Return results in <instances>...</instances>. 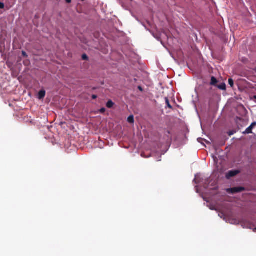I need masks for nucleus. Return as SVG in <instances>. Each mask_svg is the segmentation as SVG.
Masks as SVG:
<instances>
[{
    "mask_svg": "<svg viewBox=\"0 0 256 256\" xmlns=\"http://www.w3.org/2000/svg\"><path fill=\"white\" fill-rule=\"evenodd\" d=\"M167 132H168V134H170V131H168H168H167Z\"/></svg>",
    "mask_w": 256,
    "mask_h": 256,
    "instance_id": "a211bd4d",
    "label": "nucleus"
},
{
    "mask_svg": "<svg viewBox=\"0 0 256 256\" xmlns=\"http://www.w3.org/2000/svg\"><path fill=\"white\" fill-rule=\"evenodd\" d=\"M66 2H67V3H70L71 2H72V0H65Z\"/></svg>",
    "mask_w": 256,
    "mask_h": 256,
    "instance_id": "f3484780",
    "label": "nucleus"
},
{
    "mask_svg": "<svg viewBox=\"0 0 256 256\" xmlns=\"http://www.w3.org/2000/svg\"><path fill=\"white\" fill-rule=\"evenodd\" d=\"M228 84L230 85V86L232 88L234 86V80L232 78H229L228 80Z\"/></svg>",
    "mask_w": 256,
    "mask_h": 256,
    "instance_id": "9d476101",
    "label": "nucleus"
},
{
    "mask_svg": "<svg viewBox=\"0 0 256 256\" xmlns=\"http://www.w3.org/2000/svg\"><path fill=\"white\" fill-rule=\"evenodd\" d=\"M46 96V92L44 90H41L38 92V98L42 99Z\"/></svg>",
    "mask_w": 256,
    "mask_h": 256,
    "instance_id": "20e7f679",
    "label": "nucleus"
},
{
    "mask_svg": "<svg viewBox=\"0 0 256 256\" xmlns=\"http://www.w3.org/2000/svg\"><path fill=\"white\" fill-rule=\"evenodd\" d=\"M254 230H256V228H255V229H254Z\"/></svg>",
    "mask_w": 256,
    "mask_h": 256,
    "instance_id": "aec40b11",
    "label": "nucleus"
},
{
    "mask_svg": "<svg viewBox=\"0 0 256 256\" xmlns=\"http://www.w3.org/2000/svg\"><path fill=\"white\" fill-rule=\"evenodd\" d=\"M165 100H166V106L170 108H172V106L170 105V103L168 98H166Z\"/></svg>",
    "mask_w": 256,
    "mask_h": 256,
    "instance_id": "1a4fd4ad",
    "label": "nucleus"
},
{
    "mask_svg": "<svg viewBox=\"0 0 256 256\" xmlns=\"http://www.w3.org/2000/svg\"><path fill=\"white\" fill-rule=\"evenodd\" d=\"M245 190V188L242 186L234 187L227 190V192L229 193L234 194L236 193L240 192Z\"/></svg>",
    "mask_w": 256,
    "mask_h": 256,
    "instance_id": "f257e3e1",
    "label": "nucleus"
},
{
    "mask_svg": "<svg viewBox=\"0 0 256 256\" xmlns=\"http://www.w3.org/2000/svg\"><path fill=\"white\" fill-rule=\"evenodd\" d=\"M105 111H106V109L104 108H100V113H102V114Z\"/></svg>",
    "mask_w": 256,
    "mask_h": 256,
    "instance_id": "ddd939ff",
    "label": "nucleus"
},
{
    "mask_svg": "<svg viewBox=\"0 0 256 256\" xmlns=\"http://www.w3.org/2000/svg\"><path fill=\"white\" fill-rule=\"evenodd\" d=\"M216 86L221 90H226V85L224 83H222L220 84L216 85Z\"/></svg>",
    "mask_w": 256,
    "mask_h": 256,
    "instance_id": "423d86ee",
    "label": "nucleus"
},
{
    "mask_svg": "<svg viewBox=\"0 0 256 256\" xmlns=\"http://www.w3.org/2000/svg\"><path fill=\"white\" fill-rule=\"evenodd\" d=\"M96 98H97V96H96V95H92V98L93 100L96 99Z\"/></svg>",
    "mask_w": 256,
    "mask_h": 256,
    "instance_id": "dca6fc26",
    "label": "nucleus"
},
{
    "mask_svg": "<svg viewBox=\"0 0 256 256\" xmlns=\"http://www.w3.org/2000/svg\"><path fill=\"white\" fill-rule=\"evenodd\" d=\"M254 98L255 100H256V96H254Z\"/></svg>",
    "mask_w": 256,
    "mask_h": 256,
    "instance_id": "6ab92c4d",
    "label": "nucleus"
},
{
    "mask_svg": "<svg viewBox=\"0 0 256 256\" xmlns=\"http://www.w3.org/2000/svg\"><path fill=\"white\" fill-rule=\"evenodd\" d=\"M138 89L140 91H141V92H142V91H143V89H142V88L140 86H138Z\"/></svg>",
    "mask_w": 256,
    "mask_h": 256,
    "instance_id": "2eb2a0df",
    "label": "nucleus"
},
{
    "mask_svg": "<svg viewBox=\"0 0 256 256\" xmlns=\"http://www.w3.org/2000/svg\"><path fill=\"white\" fill-rule=\"evenodd\" d=\"M22 55L24 57H26V58L28 57V54H27L26 52L24 51H22Z\"/></svg>",
    "mask_w": 256,
    "mask_h": 256,
    "instance_id": "f8f14e48",
    "label": "nucleus"
},
{
    "mask_svg": "<svg viewBox=\"0 0 256 256\" xmlns=\"http://www.w3.org/2000/svg\"><path fill=\"white\" fill-rule=\"evenodd\" d=\"M82 59L84 60H88V56L86 54H83L82 55Z\"/></svg>",
    "mask_w": 256,
    "mask_h": 256,
    "instance_id": "9b49d317",
    "label": "nucleus"
},
{
    "mask_svg": "<svg viewBox=\"0 0 256 256\" xmlns=\"http://www.w3.org/2000/svg\"><path fill=\"white\" fill-rule=\"evenodd\" d=\"M114 105V103L111 100H109L106 103L107 108H112Z\"/></svg>",
    "mask_w": 256,
    "mask_h": 256,
    "instance_id": "0eeeda50",
    "label": "nucleus"
},
{
    "mask_svg": "<svg viewBox=\"0 0 256 256\" xmlns=\"http://www.w3.org/2000/svg\"><path fill=\"white\" fill-rule=\"evenodd\" d=\"M218 80H216V78L214 77V76H212L211 78V82H210V84L212 85V86H216V84L218 83Z\"/></svg>",
    "mask_w": 256,
    "mask_h": 256,
    "instance_id": "39448f33",
    "label": "nucleus"
},
{
    "mask_svg": "<svg viewBox=\"0 0 256 256\" xmlns=\"http://www.w3.org/2000/svg\"><path fill=\"white\" fill-rule=\"evenodd\" d=\"M255 70L256 71V70Z\"/></svg>",
    "mask_w": 256,
    "mask_h": 256,
    "instance_id": "412c9836",
    "label": "nucleus"
},
{
    "mask_svg": "<svg viewBox=\"0 0 256 256\" xmlns=\"http://www.w3.org/2000/svg\"><path fill=\"white\" fill-rule=\"evenodd\" d=\"M240 172L238 170H232L228 171L226 174V177L227 179H230L232 177H234Z\"/></svg>",
    "mask_w": 256,
    "mask_h": 256,
    "instance_id": "f03ea898",
    "label": "nucleus"
},
{
    "mask_svg": "<svg viewBox=\"0 0 256 256\" xmlns=\"http://www.w3.org/2000/svg\"><path fill=\"white\" fill-rule=\"evenodd\" d=\"M256 126V122H254L252 123L250 126H248L246 130L243 132L244 134H252V130Z\"/></svg>",
    "mask_w": 256,
    "mask_h": 256,
    "instance_id": "7ed1b4c3",
    "label": "nucleus"
},
{
    "mask_svg": "<svg viewBox=\"0 0 256 256\" xmlns=\"http://www.w3.org/2000/svg\"><path fill=\"white\" fill-rule=\"evenodd\" d=\"M134 117L132 115L130 116L128 118V122L130 124H133L134 122Z\"/></svg>",
    "mask_w": 256,
    "mask_h": 256,
    "instance_id": "6e6552de",
    "label": "nucleus"
},
{
    "mask_svg": "<svg viewBox=\"0 0 256 256\" xmlns=\"http://www.w3.org/2000/svg\"><path fill=\"white\" fill-rule=\"evenodd\" d=\"M4 3L0 2V8H4Z\"/></svg>",
    "mask_w": 256,
    "mask_h": 256,
    "instance_id": "4468645a",
    "label": "nucleus"
}]
</instances>
